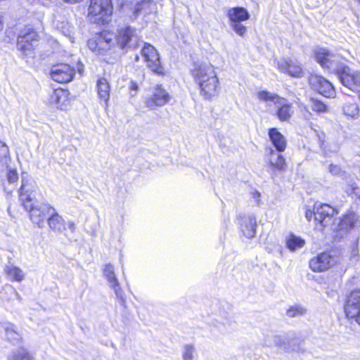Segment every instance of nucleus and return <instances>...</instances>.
<instances>
[{"label":"nucleus","instance_id":"25","mask_svg":"<svg viewBox=\"0 0 360 360\" xmlns=\"http://www.w3.org/2000/svg\"><path fill=\"white\" fill-rule=\"evenodd\" d=\"M47 223L49 228L55 232L62 233L65 229L64 219L59 215L55 208L49 217Z\"/></svg>","mask_w":360,"mask_h":360},{"label":"nucleus","instance_id":"6","mask_svg":"<svg viewBox=\"0 0 360 360\" xmlns=\"http://www.w3.org/2000/svg\"><path fill=\"white\" fill-rule=\"evenodd\" d=\"M114 34L108 31H103L96 34L88 41L90 50L97 55H105L114 45Z\"/></svg>","mask_w":360,"mask_h":360},{"label":"nucleus","instance_id":"40","mask_svg":"<svg viewBox=\"0 0 360 360\" xmlns=\"http://www.w3.org/2000/svg\"><path fill=\"white\" fill-rule=\"evenodd\" d=\"M195 352V347L193 345H185L184 346L183 359L193 360L194 354Z\"/></svg>","mask_w":360,"mask_h":360},{"label":"nucleus","instance_id":"26","mask_svg":"<svg viewBox=\"0 0 360 360\" xmlns=\"http://www.w3.org/2000/svg\"><path fill=\"white\" fill-rule=\"evenodd\" d=\"M68 102L67 91L58 89L54 90L50 96V103L56 105L58 108L63 109Z\"/></svg>","mask_w":360,"mask_h":360},{"label":"nucleus","instance_id":"34","mask_svg":"<svg viewBox=\"0 0 360 360\" xmlns=\"http://www.w3.org/2000/svg\"><path fill=\"white\" fill-rule=\"evenodd\" d=\"M342 110L345 115L352 117H355L358 116V115L359 113V107L355 103H346L343 105Z\"/></svg>","mask_w":360,"mask_h":360},{"label":"nucleus","instance_id":"52","mask_svg":"<svg viewBox=\"0 0 360 360\" xmlns=\"http://www.w3.org/2000/svg\"><path fill=\"white\" fill-rule=\"evenodd\" d=\"M136 61H138V60H139V56H136Z\"/></svg>","mask_w":360,"mask_h":360},{"label":"nucleus","instance_id":"1","mask_svg":"<svg viewBox=\"0 0 360 360\" xmlns=\"http://www.w3.org/2000/svg\"><path fill=\"white\" fill-rule=\"evenodd\" d=\"M192 76L198 84L201 95L210 99L217 95L219 91V79L212 65H202L191 70Z\"/></svg>","mask_w":360,"mask_h":360},{"label":"nucleus","instance_id":"14","mask_svg":"<svg viewBox=\"0 0 360 360\" xmlns=\"http://www.w3.org/2000/svg\"><path fill=\"white\" fill-rule=\"evenodd\" d=\"M75 73L74 68L70 65L60 63L52 67L51 77L58 83H67L73 79Z\"/></svg>","mask_w":360,"mask_h":360},{"label":"nucleus","instance_id":"12","mask_svg":"<svg viewBox=\"0 0 360 360\" xmlns=\"http://www.w3.org/2000/svg\"><path fill=\"white\" fill-rule=\"evenodd\" d=\"M309 83L311 89L327 98H333L335 90L333 84L322 76L311 75L309 77Z\"/></svg>","mask_w":360,"mask_h":360},{"label":"nucleus","instance_id":"4","mask_svg":"<svg viewBox=\"0 0 360 360\" xmlns=\"http://www.w3.org/2000/svg\"><path fill=\"white\" fill-rule=\"evenodd\" d=\"M112 11L111 0H91L89 17L94 23H104Z\"/></svg>","mask_w":360,"mask_h":360},{"label":"nucleus","instance_id":"27","mask_svg":"<svg viewBox=\"0 0 360 360\" xmlns=\"http://www.w3.org/2000/svg\"><path fill=\"white\" fill-rule=\"evenodd\" d=\"M5 332V335L8 341L13 345L20 342L22 340L21 335L17 331L15 326L10 323H5L1 326Z\"/></svg>","mask_w":360,"mask_h":360},{"label":"nucleus","instance_id":"51","mask_svg":"<svg viewBox=\"0 0 360 360\" xmlns=\"http://www.w3.org/2000/svg\"><path fill=\"white\" fill-rule=\"evenodd\" d=\"M13 292L15 293V295L18 297V299H20V295H18V292H16L15 290H13Z\"/></svg>","mask_w":360,"mask_h":360},{"label":"nucleus","instance_id":"35","mask_svg":"<svg viewBox=\"0 0 360 360\" xmlns=\"http://www.w3.org/2000/svg\"><path fill=\"white\" fill-rule=\"evenodd\" d=\"M310 103L312 110L316 112H326L328 110L327 105L317 98H311Z\"/></svg>","mask_w":360,"mask_h":360},{"label":"nucleus","instance_id":"19","mask_svg":"<svg viewBox=\"0 0 360 360\" xmlns=\"http://www.w3.org/2000/svg\"><path fill=\"white\" fill-rule=\"evenodd\" d=\"M34 184L32 180L22 179V184L20 188V200L25 206L26 203H31L34 201Z\"/></svg>","mask_w":360,"mask_h":360},{"label":"nucleus","instance_id":"24","mask_svg":"<svg viewBox=\"0 0 360 360\" xmlns=\"http://www.w3.org/2000/svg\"><path fill=\"white\" fill-rule=\"evenodd\" d=\"M98 97L101 101H103L105 108L108 106L110 98V86L108 81L105 78H100L96 83Z\"/></svg>","mask_w":360,"mask_h":360},{"label":"nucleus","instance_id":"48","mask_svg":"<svg viewBox=\"0 0 360 360\" xmlns=\"http://www.w3.org/2000/svg\"><path fill=\"white\" fill-rule=\"evenodd\" d=\"M141 11V8L139 5H137L135 8V11L134 12V18H136L139 15V12Z\"/></svg>","mask_w":360,"mask_h":360},{"label":"nucleus","instance_id":"42","mask_svg":"<svg viewBox=\"0 0 360 360\" xmlns=\"http://www.w3.org/2000/svg\"><path fill=\"white\" fill-rule=\"evenodd\" d=\"M7 179L10 184H13L18 179V175L15 170L9 169L7 172Z\"/></svg>","mask_w":360,"mask_h":360},{"label":"nucleus","instance_id":"31","mask_svg":"<svg viewBox=\"0 0 360 360\" xmlns=\"http://www.w3.org/2000/svg\"><path fill=\"white\" fill-rule=\"evenodd\" d=\"M281 106L278 108L277 111V116L281 121L288 120L293 111L292 110V106L290 104H283L281 102L279 103Z\"/></svg>","mask_w":360,"mask_h":360},{"label":"nucleus","instance_id":"41","mask_svg":"<svg viewBox=\"0 0 360 360\" xmlns=\"http://www.w3.org/2000/svg\"><path fill=\"white\" fill-rule=\"evenodd\" d=\"M329 172L333 175L336 176H343L345 174V172L341 169V167L339 165L330 164L329 166Z\"/></svg>","mask_w":360,"mask_h":360},{"label":"nucleus","instance_id":"38","mask_svg":"<svg viewBox=\"0 0 360 360\" xmlns=\"http://www.w3.org/2000/svg\"><path fill=\"white\" fill-rule=\"evenodd\" d=\"M110 287L114 290L115 295L119 300L120 303L124 306L126 302V297L123 290L120 287L119 281L117 282V284H115V285H111Z\"/></svg>","mask_w":360,"mask_h":360},{"label":"nucleus","instance_id":"30","mask_svg":"<svg viewBox=\"0 0 360 360\" xmlns=\"http://www.w3.org/2000/svg\"><path fill=\"white\" fill-rule=\"evenodd\" d=\"M304 244V240L294 234H290L286 239V246L290 251H295L296 250L302 248Z\"/></svg>","mask_w":360,"mask_h":360},{"label":"nucleus","instance_id":"23","mask_svg":"<svg viewBox=\"0 0 360 360\" xmlns=\"http://www.w3.org/2000/svg\"><path fill=\"white\" fill-rule=\"evenodd\" d=\"M269 164L271 169L274 170V173L275 170L281 172H285L287 168L285 160L283 155L279 153V152H275L272 149L270 150Z\"/></svg>","mask_w":360,"mask_h":360},{"label":"nucleus","instance_id":"16","mask_svg":"<svg viewBox=\"0 0 360 360\" xmlns=\"http://www.w3.org/2000/svg\"><path fill=\"white\" fill-rule=\"evenodd\" d=\"M315 210V220L318 221L323 226H326L328 221L337 213L336 209L328 204L316 202L314 205Z\"/></svg>","mask_w":360,"mask_h":360},{"label":"nucleus","instance_id":"29","mask_svg":"<svg viewBox=\"0 0 360 360\" xmlns=\"http://www.w3.org/2000/svg\"><path fill=\"white\" fill-rule=\"evenodd\" d=\"M6 275L13 281L18 282L22 281L24 279L25 274L21 269L13 264L8 265L4 269Z\"/></svg>","mask_w":360,"mask_h":360},{"label":"nucleus","instance_id":"20","mask_svg":"<svg viewBox=\"0 0 360 360\" xmlns=\"http://www.w3.org/2000/svg\"><path fill=\"white\" fill-rule=\"evenodd\" d=\"M243 235L248 238L255 237L256 233V218L254 216H240L238 219Z\"/></svg>","mask_w":360,"mask_h":360},{"label":"nucleus","instance_id":"9","mask_svg":"<svg viewBox=\"0 0 360 360\" xmlns=\"http://www.w3.org/2000/svg\"><path fill=\"white\" fill-rule=\"evenodd\" d=\"M39 35L32 28L26 27L21 31L18 37L17 48L25 56L32 53L35 44L38 41Z\"/></svg>","mask_w":360,"mask_h":360},{"label":"nucleus","instance_id":"28","mask_svg":"<svg viewBox=\"0 0 360 360\" xmlns=\"http://www.w3.org/2000/svg\"><path fill=\"white\" fill-rule=\"evenodd\" d=\"M10 160L8 147L0 140V173L7 170Z\"/></svg>","mask_w":360,"mask_h":360},{"label":"nucleus","instance_id":"11","mask_svg":"<svg viewBox=\"0 0 360 360\" xmlns=\"http://www.w3.org/2000/svg\"><path fill=\"white\" fill-rule=\"evenodd\" d=\"M337 77L342 85L354 92H360V70H352L345 64Z\"/></svg>","mask_w":360,"mask_h":360},{"label":"nucleus","instance_id":"49","mask_svg":"<svg viewBox=\"0 0 360 360\" xmlns=\"http://www.w3.org/2000/svg\"><path fill=\"white\" fill-rule=\"evenodd\" d=\"M353 319H355L356 321L360 325V309H359V313L358 314V315L354 316Z\"/></svg>","mask_w":360,"mask_h":360},{"label":"nucleus","instance_id":"33","mask_svg":"<svg viewBox=\"0 0 360 360\" xmlns=\"http://www.w3.org/2000/svg\"><path fill=\"white\" fill-rule=\"evenodd\" d=\"M103 275L106 278L109 285L117 284L118 280L115 274L114 266L111 264H107L105 266Z\"/></svg>","mask_w":360,"mask_h":360},{"label":"nucleus","instance_id":"5","mask_svg":"<svg viewBox=\"0 0 360 360\" xmlns=\"http://www.w3.org/2000/svg\"><path fill=\"white\" fill-rule=\"evenodd\" d=\"M24 208L29 212L31 221L39 228L44 226L54 207L48 203L35 204V201L26 203Z\"/></svg>","mask_w":360,"mask_h":360},{"label":"nucleus","instance_id":"15","mask_svg":"<svg viewBox=\"0 0 360 360\" xmlns=\"http://www.w3.org/2000/svg\"><path fill=\"white\" fill-rule=\"evenodd\" d=\"M335 263V258L328 252L319 254L309 261V267L314 272L327 270Z\"/></svg>","mask_w":360,"mask_h":360},{"label":"nucleus","instance_id":"46","mask_svg":"<svg viewBox=\"0 0 360 360\" xmlns=\"http://www.w3.org/2000/svg\"><path fill=\"white\" fill-rule=\"evenodd\" d=\"M312 217H315V210L313 209V210H307L305 212V217L308 221H310L312 218Z\"/></svg>","mask_w":360,"mask_h":360},{"label":"nucleus","instance_id":"10","mask_svg":"<svg viewBox=\"0 0 360 360\" xmlns=\"http://www.w3.org/2000/svg\"><path fill=\"white\" fill-rule=\"evenodd\" d=\"M227 16L230 20L231 26L233 30L240 36H243L246 31V27L241 24V22L250 18V14L247 9L243 7H235L228 11Z\"/></svg>","mask_w":360,"mask_h":360},{"label":"nucleus","instance_id":"53","mask_svg":"<svg viewBox=\"0 0 360 360\" xmlns=\"http://www.w3.org/2000/svg\"><path fill=\"white\" fill-rule=\"evenodd\" d=\"M219 329L221 330H226V328L225 329H223V328H221V327H219Z\"/></svg>","mask_w":360,"mask_h":360},{"label":"nucleus","instance_id":"3","mask_svg":"<svg viewBox=\"0 0 360 360\" xmlns=\"http://www.w3.org/2000/svg\"><path fill=\"white\" fill-rule=\"evenodd\" d=\"M314 56L323 68L327 69L336 76L340 72L341 68L345 65V63L340 60L339 56L324 48H316L314 50Z\"/></svg>","mask_w":360,"mask_h":360},{"label":"nucleus","instance_id":"18","mask_svg":"<svg viewBox=\"0 0 360 360\" xmlns=\"http://www.w3.org/2000/svg\"><path fill=\"white\" fill-rule=\"evenodd\" d=\"M359 223L357 215L354 212L345 214L340 219L337 228V233L342 237L345 234L354 229Z\"/></svg>","mask_w":360,"mask_h":360},{"label":"nucleus","instance_id":"2","mask_svg":"<svg viewBox=\"0 0 360 360\" xmlns=\"http://www.w3.org/2000/svg\"><path fill=\"white\" fill-rule=\"evenodd\" d=\"M114 39L117 46L124 52L137 49L141 42L136 30L129 25L117 29Z\"/></svg>","mask_w":360,"mask_h":360},{"label":"nucleus","instance_id":"44","mask_svg":"<svg viewBox=\"0 0 360 360\" xmlns=\"http://www.w3.org/2000/svg\"><path fill=\"white\" fill-rule=\"evenodd\" d=\"M348 186L351 188V194H356L358 195V191H359V186L357 184L355 181H351Z\"/></svg>","mask_w":360,"mask_h":360},{"label":"nucleus","instance_id":"21","mask_svg":"<svg viewBox=\"0 0 360 360\" xmlns=\"http://www.w3.org/2000/svg\"><path fill=\"white\" fill-rule=\"evenodd\" d=\"M278 69L293 77H301L303 76V71L300 65L292 60L281 61L278 63Z\"/></svg>","mask_w":360,"mask_h":360},{"label":"nucleus","instance_id":"17","mask_svg":"<svg viewBox=\"0 0 360 360\" xmlns=\"http://www.w3.org/2000/svg\"><path fill=\"white\" fill-rule=\"evenodd\" d=\"M360 309V290L352 291L345 304V312L347 318L353 319Z\"/></svg>","mask_w":360,"mask_h":360},{"label":"nucleus","instance_id":"39","mask_svg":"<svg viewBox=\"0 0 360 360\" xmlns=\"http://www.w3.org/2000/svg\"><path fill=\"white\" fill-rule=\"evenodd\" d=\"M12 360H32V357L25 349L20 348L13 353Z\"/></svg>","mask_w":360,"mask_h":360},{"label":"nucleus","instance_id":"45","mask_svg":"<svg viewBox=\"0 0 360 360\" xmlns=\"http://www.w3.org/2000/svg\"><path fill=\"white\" fill-rule=\"evenodd\" d=\"M251 195H252V198L254 199L256 205H260V197H261L260 193L257 191H253L251 192Z\"/></svg>","mask_w":360,"mask_h":360},{"label":"nucleus","instance_id":"50","mask_svg":"<svg viewBox=\"0 0 360 360\" xmlns=\"http://www.w3.org/2000/svg\"><path fill=\"white\" fill-rule=\"evenodd\" d=\"M3 29V23L1 20V16L0 15V31Z\"/></svg>","mask_w":360,"mask_h":360},{"label":"nucleus","instance_id":"22","mask_svg":"<svg viewBox=\"0 0 360 360\" xmlns=\"http://www.w3.org/2000/svg\"><path fill=\"white\" fill-rule=\"evenodd\" d=\"M269 136L278 152L281 153L285 150L287 145L285 138L276 128H271L269 130Z\"/></svg>","mask_w":360,"mask_h":360},{"label":"nucleus","instance_id":"47","mask_svg":"<svg viewBox=\"0 0 360 360\" xmlns=\"http://www.w3.org/2000/svg\"><path fill=\"white\" fill-rule=\"evenodd\" d=\"M68 229H70L72 231H74L75 229V224L73 221H69L67 224Z\"/></svg>","mask_w":360,"mask_h":360},{"label":"nucleus","instance_id":"8","mask_svg":"<svg viewBox=\"0 0 360 360\" xmlns=\"http://www.w3.org/2000/svg\"><path fill=\"white\" fill-rule=\"evenodd\" d=\"M141 55L144 58L147 67L154 73L163 75L165 69L161 65L160 55L155 48L148 43H144L141 49Z\"/></svg>","mask_w":360,"mask_h":360},{"label":"nucleus","instance_id":"32","mask_svg":"<svg viewBox=\"0 0 360 360\" xmlns=\"http://www.w3.org/2000/svg\"><path fill=\"white\" fill-rule=\"evenodd\" d=\"M257 97L263 101H274L275 104L280 103V101L284 100L276 94L267 91H261L257 93Z\"/></svg>","mask_w":360,"mask_h":360},{"label":"nucleus","instance_id":"13","mask_svg":"<svg viewBox=\"0 0 360 360\" xmlns=\"http://www.w3.org/2000/svg\"><path fill=\"white\" fill-rule=\"evenodd\" d=\"M170 98L169 93L161 85H157L152 94L146 98L145 104L150 110H155L157 107L165 105Z\"/></svg>","mask_w":360,"mask_h":360},{"label":"nucleus","instance_id":"43","mask_svg":"<svg viewBox=\"0 0 360 360\" xmlns=\"http://www.w3.org/2000/svg\"><path fill=\"white\" fill-rule=\"evenodd\" d=\"M129 89L131 96H134L139 91V85L136 82L131 81L129 83Z\"/></svg>","mask_w":360,"mask_h":360},{"label":"nucleus","instance_id":"37","mask_svg":"<svg viewBox=\"0 0 360 360\" xmlns=\"http://www.w3.org/2000/svg\"><path fill=\"white\" fill-rule=\"evenodd\" d=\"M54 25L65 36L69 35L72 32V27L68 22L56 20Z\"/></svg>","mask_w":360,"mask_h":360},{"label":"nucleus","instance_id":"36","mask_svg":"<svg viewBox=\"0 0 360 360\" xmlns=\"http://www.w3.org/2000/svg\"><path fill=\"white\" fill-rule=\"evenodd\" d=\"M306 309L300 305L291 307L288 309L286 315L290 318L301 316L306 314Z\"/></svg>","mask_w":360,"mask_h":360},{"label":"nucleus","instance_id":"7","mask_svg":"<svg viewBox=\"0 0 360 360\" xmlns=\"http://www.w3.org/2000/svg\"><path fill=\"white\" fill-rule=\"evenodd\" d=\"M300 339L294 334L274 335L265 339V344L271 347L273 345L283 349L287 352L297 351L299 349Z\"/></svg>","mask_w":360,"mask_h":360}]
</instances>
